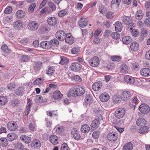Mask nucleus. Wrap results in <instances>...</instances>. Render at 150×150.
Masks as SVG:
<instances>
[{
	"instance_id": "nucleus-1",
	"label": "nucleus",
	"mask_w": 150,
	"mask_h": 150,
	"mask_svg": "<svg viewBox=\"0 0 150 150\" xmlns=\"http://www.w3.org/2000/svg\"><path fill=\"white\" fill-rule=\"evenodd\" d=\"M72 91V92L76 96L82 95L85 91L83 87L81 86H75Z\"/></svg>"
},
{
	"instance_id": "nucleus-2",
	"label": "nucleus",
	"mask_w": 150,
	"mask_h": 150,
	"mask_svg": "<svg viewBox=\"0 0 150 150\" xmlns=\"http://www.w3.org/2000/svg\"><path fill=\"white\" fill-rule=\"evenodd\" d=\"M126 110L124 108H119L116 110L115 113V117L118 119L123 117L125 114Z\"/></svg>"
},
{
	"instance_id": "nucleus-3",
	"label": "nucleus",
	"mask_w": 150,
	"mask_h": 150,
	"mask_svg": "<svg viewBox=\"0 0 150 150\" xmlns=\"http://www.w3.org/2000/svg\"><path fill=\"white\" fill-rule=\"evenodd\" d=\"M38 26V23L34 21L30 22L27 25L28 29L32 31H35L37 30Z\"/></svg>"
},
{
	"instance_id": "nucleus-4",
	"label": "nucleus",
	"mask_w": 150,
	"mask_h": 150,
	"mask_svg": "<svg viewBox=\"0 0 150 150\" xmlns=\"http://www.w3.org/2000/svg\"><path fill=\"white\" fill-rule=\"evenodd\" d=\"M139 111L144 114L148 113L150 110L149 106L145 104H141L139 106Z\"/></svg>"
},
{
	"instance_id": "nucleus-5",
	"label": "nucleus",
	"mask_w": 150,
	"mask_h": 150,
	"mask_svg": "<svg viewBox=\"0 0 150 150\" xmlns=\"http://www.w3.org/2000/svg\"><path fill=\"white\" fill-rule=\"evenodd\" d=\"M89 64L93 67H96L99 65V58L97 56L93 57L88 61Z\"/></svg>"
},
{
	"instance_id": "nucleus-6",
	"label": "nucleus",
	"mask_w": 150,
	"mask_h": 150,
	"mask_svg": "<svg viewBox=\"0 0 150 150\" xmlns=\"http://www.w3.org/2000/svg\"><path fill=\"white\" fill-rule=\"evenodd\" d=\"M42 63L40 61L34 62L33 64V67L34 71L36 73L38 72L42 67Z\"/></svg>"
},
{
	"instance_id": "nucleus-7",
	"label": "nucleus",
	"mask_w": 150,
	"mask_h": 150,
	"mask_svg": "<svg viewBox=\"0 0 150 150\" xmlns=\"http://www.w3.org/2000/svg\"><path fill=\"white\" fill-rule=\"evenodd\" d=\"M101 118H102L101 117H98L92 121L90 125L92 129H94L98 127L100 124V122L101 120Z\"/></svg>"
},
{
	"instance_id": "nucleus-8",
	"label": "nucleus",
	"mask_w": 150,
	"mask_h": 150,
	"mask_svg": "<svg viewBox=\"0 0 150 150\" xmlns=\"http://www.w3.org/2000/svg\"><path fill=\"white\" fill-rule=\"evenodd\" d=\"M118 135L117 133L114 132L109 133L107 135V139L111 141H114L117 140L118 138Z\"/></svg>"
},
{
	"instance_id": "nucleus-9",
	"label": "nucleus",
	"mask_w": 150,
	"mask_h": 150,
	"mask_svg": "<svg viewBox=\"0 0 150 150\" xmlns=\"http://www.w3.org/2000/svg\"><path fill=\"white\" fill-rule=\"evenodd\" d=\"M56 36L57 39L59 40H63L66 37V34L64 31L60 30L56 33Z\"/></svg>"
},
{
	"instance_id": "nucleus-10",
	"label": "nucleus",
	"mask_w": 150,
	"mask_h": 150,
	"mask_svg": "<svg viewBox=\"0 0 150 150\" xmlns=\"http://www.w3.org/2000/svg\"><path fill=\"white\" fill-rule=\"evenodd\" d=\"M131 96V94L130 92L125 91L122 92L121 98L123 101L127 102L129 100Z\"/></svg>"
},
{
	"instance_id": "nucleus-11",
	"label": "nucleus",
	"mask_w": 150,
	"mask_h": 150,
	"mask_svg": "<svg viewBox=\"0 0 150 150\" xmlns=\"http://www.w3.org/2000/svg\"><path fill=\"white\" fill-rule=\"evenodd\" d=\"M71 69L73 71H78L82 68V65L78 62H74L71 66Z\"/></svg>"
},
{
	"instance_id": "nucleus-12",
	"label": "nucleus",
	"mask_w": 150,
	"mask_h": 150,
	"mask_svg": "<svg viewBox=\"0 0 150 150\" xmlns=\"http://www.w3.org/2000/svg\"><path fill=\"white\" fill-rule=\"evenodd\" d=\"M65 40L66 43L69 44H72L74 42L73 38L70 33H67L66 34V37L65 38Z\"/></svg>"
},
{
	"instance_id": "nucleus-13",
	"label": "nucleus",
	"mask_w": 150,
	"mask_h": 150,
	"mask_svg": "<svg viewBox=\"0 0 150 150\" xmlns=\"http://www.w3.org/2000/svg\"><path fill=\"white\" fill-rule=\"evenodd\" d=\"M48 23L51 26L55 25L57 22V18L54 17H49L47 20Z\"/></svg>"
},
{
	"instance_id": "nucleus-14",
	"label": "nucleus",
	"mask_w": 150,
	"mask_h": 150,
	"mask_svg": "<svg viewBox=\"0 0 150 150\" xmlns=\"http://www.w3.org/2000/svg\"><path fill=\"white\" fill-rule=\"evenodd\" d=\"M136 124L139 126H145L147 124V121L145 119L140 118L137 120Z\"/></svg>"
},
{
	"instance_id": "nucleus-15",
	"label": "nucleus",
	"mask_w": 150,
	"mask_h": 150,
	"mask_svg": "<svg viewBox=\"0 0 150 150\" xmlns=\"http://www.w3.org/2000/svg\"><path fill=\"white\" fill-rule=\"evenodd\" d=\"M71 133L76 140H78L80 139V135L76 128L72 129L71 131Z\"/></svg>"
},
{
	"instance_id": "nucleus-16",
	"label": "nucleus",
	"mask_w": 150,
	"mask_h": 150,
	"mask_svg": "<svg viewBox=\"0 0 150 150\" xmlns=\"http://www.w3.org/2000/svg\"><path fill=\"white\" fill-rule=\"evenodd\" d=\"M140 73L142 75L145 77H148L150 76V69L144 68L140 71Z\"/></svg>"
},
{
	"instance_id": "nucleus-17",
	"label": "nucleus",
	"mask_w": 150,
	"mask_h": 150,
	"mask_svg": "<svg viewBox=\"0 0 150 150\" xmlns=\"http://www.w3.org/2000/svg\"><path fill=\"white\" fill-rule=\"evenodd\" d=\"M17 125L15 122L8 123L7 125L8 129L10 130H15L17 128Z\"/></svg>"
},
{
	"instance_id": "nucleus-18",
	"label": "nucleus",
	"mask_w": 150,
	"mask_h": 150,
	"mask_svg": "<svg viewBox=\"0 0 150 150\" xmlns=\"http://www.w3.org/2000/svg\"><path fill=\"white\" fill-rule=\"evenodd\" d=\"M109 97L107 93H104L100 94L99 98L101 101L105 102L109 100Z\"/></svg>"
},
{
	"instance_id": "nucleus-19",
	"label": "nucleus",
	"mask_w": 150,
	"mask_h": 150,
	"mask_svg": "<svg viewBox=\"0 0 150 150\" xmlns=\"http://www.w3.org/2000/svg\"><path fill=\"white\" fill-rule=\"evenodd\" d=\"M50 142L54 145H56L58 142V138L57 136L55 135H50L49 137Z\"/></svg>"
},
{
	"instance_id": "nucleus-20",
	"label": "nucleus",
	"mask_w": 150,
	"mask_h": 150,
	"mask_svg": "<svg viewBox=\"0 0 150 150\" xmlns=\"http://www.w3.org/2000/svg\"><path fill=\"white\" fill-rule=\"evenodd\" d=\"M102 86V83L99 82H98L93 83L92 86V88L94 91H98L100 89Z\"/></svg>"
},
{
	"instance_id": "nucleus-21",
	"label": "nucleus",
	"mask_w": 150,
	"mask_h": 150,
	"mask_svg": "<svg viewBox=\"0 0 150 150\" xmlns=\"http://www.w3.org/2000/svg\"><path fill=\"white\" fill-rule=\"evenodd\" d=\"M49 42L47 41H43L40 43V46L43 48L45 49H49L51 48V45Z\"/></svg>"
},
{
	"instance_id": "nucleus-22",
	"label": "nucleus",
	"mask_w": 150,
	"mask_h": 150,
	"mask_svg": "<svg viewBox=\"0 0 150 150\" xmlns=\"http://www.w3.org/2000/svg\"><path fill=\"white\" fill-rule=\"evenodd\" d=\"M144 15L143 11L142 10H138L136 13L135 17L136 19L141 20L143 18Z\"/></svg>"
},
{
	"instance_id": "nucleus-23",
	"label": "nucleus",
	"mask_w": 150,
	"mask_h": 150,
	"mask_svg": "<svg viewBox=\"0 0 150 150\" xmlns=\"http://www.w3.org/2000/svg\"><path fill=\"white\" fill-rule=\"evenodd\" d=\"M20 139L26 144H29L30 142L31 138L30 137L27 136L26 135H22L20 137Z\"/></svg>"
},
{
	"instance_id": "nucleus-24",
	"label": "nucleus",
	"mask_w": 150,
	"mask_h": 150,
	"mask_svg": "<svg viewBox=\"0 0 150 150\" xmlns=\"http://www.w3.org/2000/svg\"><path fill=\"white\" fill-rule=\"evenodd\" d=\"M115 30L117 32H120L122 30V23L119 21L116 22L114 24Z\"/></svg>"
},
{
	"instance_id": "nucleus-25",
	"label": "nucleus",
	"mask_w": 150,
	"mask_h": 150,
	"mask_svg": "<svg viewBox=\"0 0 150 150\" xmlns=\"http://www.w3.org/2000/svg\"><path fill=\"white\" fill-rule=\"evenodd\" d=\"M52 96L54 99H59L62 98L63 95L59 91H56L53 92Z\"/></svg>"
},
{
	"instance_id": "nucleus-26",
	"label": "nucleus",
	"mask_w": 150,
	"mask_h": 150,
	"mask_svg": "<svg viewBox=\"0 0 150 150\" xmlns=\"http://www.w3.org/2000/svg\"><path fill=\"white\" fill-rule=\"evenodd\" d=\"M124 81L126 82L129 83H133L135 81L134 78L131 76H127L124 77Z\"/></svg>"
},
{
	"instance_id": "nucleus-27",
	"label": "nucleus",
	"mask_w": 150,
	"mask_h": 150,
	"mask_svg": "<svg viewBox=\"0 0 150 150\" xmlns=\"http://www.w3.org/2000/svg\"><path fill=\"white\" fill-rule=\"evenodd\" d=\"M18 138V135L15 133H9L7 136V138L10 141H12L17 139Z\"/></svg>"
},
{
	"instance_id": "nucleus-28",
	"label": "nucleus",
	"mask_w": 150,
	"mask_h": 150,
	"mask_svg": "<svg viewBox=\"0 0 150 150\" xmlns=\"http://www.w3.org/2000/svg\"><path fill=\"white\" fill-rule=\"evenodd\" d=\"M121 19L125 24L127 25L129 22L131 23V21H132V18L130 17L125 16L122 17Z\"/></svg>"
},
{
	"instance_id": "nucleus-29",
	"label": "nucleus",
	"mask_w": 150,
	"mask_h": 150,
	"mask_svg": "<svg viewBox=\"0 0 150 150\" xmlns=\"http://www.w3.org/2000/svg\"><path fill=\"white\" fill-rule=\"evenodd\" d=\"M132 40V39L130 36H126L122 38V41L124 44L128 45L131 42Z\"/></svg>"
},
{
	"instance_id": "nucleus-30",
	"label": "nucleus",
	"mask_w": 150,
	"mask_h": 150,
	"mask_svg": "<svg viewBox=\"0 0 150 150\" xmlns=\"http://www.w3.org/2000/svg\"><path fill=\"white\" fill-rule=\"evenodd\" d=\"M13 26L16 29L19 30L23 27L22 22L21 20H17L16 21L14 24Z\"/></svg>"
},
{
	"instance_id": "nucleus-31",
	"label": "nucleus",
	"mask_w": 150,
	"mask_h": 150,
	"mask_svg": "<svg viewBox=\"0 0 150 150\" xmlns=\"http://www.w3.org/2000/svg\"><path fill=\"white\" fill-rule=\"evenodd\" d=\"M121 0H112L111 3V7L113 8H117L120 4Z\"/></svg>"
},
{
	"instance_id": "nucleus-32",
	"label": "nucleus",
	"mask_w": 150,
	"mask_h": 150,
	"mask_svg": "<svg viewBox=\"0 0 150 150\" xmlns=\"http://www.w3.org/2000/svg\"><path fill=\"white\" fill-rule=\"evenodd\" d=\"M139 47V44L136 41L132 42L130 45V48L132 51H137L138 50Z\"/></svg>"
},
{
	"instance_id": "nucleus-33",
	"label": "nucleus",
	"mask_w": 150,
	"mask_h": 150,
	"mask_svg": "<svg viewBox=\"0 0 150 150\" xmlns=\"http://www.w3.org/2000/svg\"><path fill=\"white\" fill-rule=\"evenodd\" d=\"M88 21L86 19L83 20L82 18H81V20L79 22V26L83 28L85 27L88 24Z\"/></svg>"
},
{
	"instance_id": "nucleus-34",
	"label": "nucleus",
	"mask_w": 150,
	"mask_h": 150,
	"mask_svg": "<svg viewBox=\"0 0 150 150\" xmlns=\"http://www.w3.org/2000/svg\"><path fill=\"white\" fill-rule=\"evenodd\" d=\"M128 67L125 64H121L120 67V71L121 73L126 74L128 73Z\"/></svg>"
},
{
	"instance_id": "nucleus-35",
	"label": "nucleus",
	"mask_w": 150,
	"mask_h": 150,
	"mask_svg": "<svg viewBox=\"0 0 150 150\" xmlns=\"http://www.w3.org/2000/svg\"><path fill=\"white\" fill-rule=\"evenodd\" d=\"M16 15L18 18H21L25 17V12L21 10H18L16 13Z\"/></svg>"
},
{
	"instance_id": "nucleus-36",
	"label": "nucleus",
	"mask_w": 150,
	"mask_h": 150,
	"mask_svg": "<svg viewBox=\"0 0 150 150\" xmlns=\"http://www.w3.org/2000/svg\"><path fill=\"white\" fill-rule=\"evenodd\" d=\"M133 145L130 142L126 143L123 147V150H132L133 148Z\"/></svg>"
},
{
	"instance_id": "nucleus-37",
	"label": "nucleus",
	"mask_w": 150,
	"mask_h": 150,
	"mask_svg": "<svg viewBox=\"0 0 150 150\" xmlns=\"http://www.w3.org/2000/svg\"><path fill=\"white\" fill-rule=\"evenodd\" d=\"M2 51L4 53L9 54L11 52V50L8 48L7 46L5 44L3 45L1 47Z\"/></svg>"
},
{
	"instance_id": "nucleus-38",
	"label": "nucleus",
	"mask_w": 150,
	"mask_h": 150,
	"mask_svg": "<svg viewBox=\"0 0 150 150\" xmlns=\"http://www.w3.org/2000/svg\"><path fill=\"white\" fill-rule=\"evenodd\" d=\"M90 130V127L87 125H83L81 128V130L83 133H88Z\"/></svg>"
},
{
	"instance_id": "nucleus-39",
	"label": "nucleus",
	"mask_w": 150,
	"mask_h": 150,
	"mask_svg": "<svg viewBox=\"0 0 150 150\" xmlns=\"http://www.w3.org/2000/svg\"><path fill=\"white\" fill-rule=\"evenodd\" d=\"M69 62V59L67 57H61V61L59 62V64L62 65H65L67 64Z\"/></svg>"
},
{
	"instance_id": "nucleus-40",
	"label": "nucleus",
	"mask_w": 150,
	"mask_h": 150,
	"mask_svg": "<svg viewBox=\"0 0 150 150\" xmlns=\"http://www.w3.org/2000/svg\"><path fill=\"white\" fill-rule=\"evenodd\" d=\"M31 145L32 147H40L41 144L39 140L35 139L33 140L31 143Z\"/></svg>"
},
{
	"instance_id": "nucleus-41",
	"label": "nucleus",
	"mask_w": 150,
	"mask_h": 150,
	"mask_svg": "<svg viewBox=\"0 0 150 150\" xmlns=\"http://www.w3.org/2000/svg\"><path fill=\"white\" fill-rule=\"evenodd\" d=\"M30 59V57L28 55L26 54L23 55L21 58V62H28Z\"/></svg>"
},
{
	"instance_id": "nucleus-42",
	"label": "nucleus",
	"mask_w": 150,
	"mask_h": 150,
	"mask_svg": "<svg viewBox=\"0 0 150 150\" xmlns=\"http://www.w3.org/2000/svg\"><path fill=\"white\" fill-rule=\"evenodd\" d=\"M50 45H51V47L52 46H57L59 44V41L56 39L54 38L51 40L50 42Z\"/></svg>"
},
{
	"instance_id": "nucleus-43",
	"label": "nucleus",
	"mask_w": 150,
	"mask_h": 150,
	"mask_svg": "<svg viewBox=\"0 0 150 150\" xmlns=\"http://www.w3.org/2000/svg\"><path fill=\"white\" fill-rule=\"evenodd\" d=\"M7 139L5 138H1L0 139V144L3 147L6 146L8 145Z\"/></svg>"
},
{
	"instance_id": "nucleus-44",
	"label": "nucleus",
	"mask_w": 150,
	"mask_h": 150,
	"mask_svg": "<svg viewBox=\"0 0 150 150\" xmlns=\"http://www.w3.org/2000/svg\"><path fill=\"white\" fill-rule=\"evenodd\" d=\"M141 127L139 129V132L141 134H144L146 133L149 128L147 126H140Z\"/></svg>"
},
{
	"instance_id": "nucleus-45",
	"label": "nucleus",
	"mask_w": 150,
	"mask_h": 150,
	"mask_svg": "<svg viewBox=\"0 0 150 150\" xmlns=\"http://www.w3.org/2000/svg\"><path fill=\"white\" fill-rule=\"evenodd\" d=\"M72 53L74 54H78L80 52V49L78 47H75L71 50Z\"/></svg>"
},
{
	"instance_id": "nucleus-46",
	"label": "nucleus",
	"mask_w": 150,
	"mask_h": 150,
	"mask_svg": "<svg viewBox=\"0 0 150 150\" xmlns=\"http://www.w3.org/2000/svg\"><path fill=\"white\" fill-rule=\"evenodd\" d=\"M23 88L22 87H18L16 90V93L18 95L22 96L23 93Z\"/></svg>"
},
{
	"instance_id": "nucleus-47",
	"label": "nucleus",
	"mask_w": 150,
	"mask_h": 150,
	"mask_svg": "<svg viewBox=\"0 0 150 150\" xmlns=\"http://www.w3.org/2000/svg\"><path fill=\"white\" fill-rule=\"evenodd\" d=\"M7 102V99L6 97L4 96H0V105H4Z\"/></svg>"
},
{
	"instance_id": "nucleus-48",
	"label": "nucleus",
	"mask_w": 150,
	"mask_h": 150,
	"mask_svg": "<svg viewBox=\"0 0 150 150\" xmlns=\"http://www.w3.org/2000/svg\"><path fill=\"white\" fill-rule=\"evenodd\" d=\"M149 31L146 28H142L141 33V36L146 37L149 34Z\"/></svg>"
},
{
	"instance_id": "nucleus-49",
	"label": "nucleus",
	"mask_w": 150,
	"mask_h": 150,
	"mask_svg": "<svg viewBox=\"0 0 150 150\" xmlns=\"http://www.w3.org/2000/svg\"><path fill=\"white\" fill-rule=\"evenodd\" d=\"M110 59L112 61L119 62L121 61L122 57L117 55H113L110 57Z\"/></svg>"
},
{
	"instance_id": "nucleus-50",
	"label": "nucleus",
	"mask_w": 150,
	"mask_h": 150,
	"mask_svg": "<svg viewBox=\"0 0 150 150\" xmlns=\"http://www.w3.org/2000/svg\"><path fill=\"white\" fill-rule=\"evenodd\" d=\"M121 100L122 99L120 96L116 95L114 96L112 98L113 101L115 103H119Z\"/></svg>"
},
{
	"instance_id": "nucleus-51",
	"label": "nucleus",
	"mask_w": 150,
	"mask_h": 150,
	"mask_svg": "<svg viewBox=\"0 0 150 150\" xmlns=\"http://www.w3.org/2000/svg\"><path fill=\"white\" fill-rule=\"evenodd\" d=\"M111 34L112 38L114 39H118L120 38V35L117 32H114Z\"/></svg>"
},
{
	"instance_id": "nucleus-52",
	"label": "nucleus",
	"mask_w": 150,
	"mask_h": 150,
	"mask_svg": "<svg viewBox=\"0 0 150 150\" xmlns=\"http://www.w3.org/2000/svg\"><path fill=\"white\" fill-rule=\"evenodd\" d=\"M71 78L72 80H74L76 82H80L81 81V78L78 75L72 76Z\"/></svg>"
},
{
	"instance_id": "nucleus-53",
	"label": "nucleus",
	"mask_w": 150,
	"mask_h": 150,
	"mask_svg": "<svg viewBox=\"0 0 150 150\" xmlns=\"http://www.w3.org/2000/svg\"><path fill=\"white\" fill-rule=\"evenodd\" d=\"M43 101V99L41 96L39 95L36 96L35 97V102L36 103H42Z\"/></svg>"
},
{
	"instance_id": "nucleus-54",
	"label": "nucleus",
	"mask_w": 150,
	"mask_h": 150,
	"mask_svg": "<svg viewBox=\"0 0 150 150\" xmlns=\"http://www.w3.org/2000/svg\"><path fill=\"white\" fill-rule=\"evenodd\" d=\"M12 11V8L10 6H8L5 8L4 12L5 14H8L10 13Z\"/></svg>"
},
{
	"instance_id": "nucleus-55",
	"label": "nucleus",
	"mask_w": 150,
	"mask_h": 150,
	"mask_svg": "<svg viewBox=\"0 0 150 150\" xmlns=\"http://www.w3.org/2000/svg\"><path fill=\"white\" fill-rule=\"evenodd\" d=\"M54 71V70L53 67H50L48 70L47 71L46 74L49 75H52Z\"/></svg>"
},
{
	"instance_id": "nucleus-56",
	"label": "nucleus",
	"mask_w": 150,
	"mask_h": 150,
	"mask_svg": "<svg viewBox=\"0 0 150 150\" xmlns=\"http://www.w3.org/2000/svg\"><path fill=\"white\" fill-rule=\"evenodd\" d=\"M139 30L137 29L132 30V34L134 37H137L139 35Z\"/></svg>"
},
{
	"instance_id": "nucleus-57",
	"label": "nucleus",
	"mask_w": 150,
	"mask_h": 150,
	"mask_svg": "<svg viewBox=\"0 0 150 150\" xmlns=\"http://www.w3.org/2000/svg\"><path fill=\"white\" fill-rule=\"evenodd\" d=\"M92 101L90 100V99H87L86 98H85L84 100L83 105L86 106L89 105L91 102Z\"/></svg>"
},
{
	"instance_id": "nucleus-58",
	"label": "nucleus",
	"mask_w": 150,
	"mask_h": 150,
	"mask_svg": "<svg viewBox=\"0 0 150 150\" xmlns=\"http://www.w3.org/2000/svg\"><path fill=\"white\" fill-rule=\"evenodd\" d=\"M67 13L66 9H64L58 13V16L60 17H62L66 15Z\"/></svg>"
},
{
	"instance_id": "nucleus-59",
	"label": "nucleus",
	"mask_w": 150,
	"mask_h": 150,
	"mask_svg": "<svg viewBox=\"0 0 150 150\" xmlns=\"http://www.w3.org/2000/svg\"><path fill=\"white\" fill-rule=\"evenodd\" d=\"M145 25L147 27L150 26V17L146 18L144 21Z\"/></svg>"
},
{
	"instance_id": "nucleus-60",
	"label": "nucleus",
	"mask_w": 150,
	"mask_h": 150,
	"mask_svg": "<svg viewBox=\"0 0 150 150\" xmlns=\"http://www.w3.org/2000/svg\"><path fill=\"white\" fill-rule=\"evenodd\" d=\"M36 5V4L35 3H34L32 4L29 8L28 10L29 11L31 12L33 11Z\"/></svg>"
},
{
	"instance_id": "nucleus-61",
	"label": "nucleus",
	"mask_w": 150,
	"mask_h": 150,
	"mask_svg": "<svg viewBox=\"0 0 150 150\" xmlns=\"http://www.w3.org/2000/svg\"><path fill=\"white\" fill-rule=\"evenodd\" d=\"M43 81V80L41 78H39L36 79L33 82V83L35 84L39 85Z\"/></svg>"
},
{
	"instance_id": "nucleus-62",
	"label": "nucleus",
	"mask_w": 150,
	"mask_h": 150,
	"mask_svg": "<svg viewBox=\"0 0 150 150\" xmlns=\"http://www.w3.org/2000/svg\"><path fill=\"white\" fill-rule=\"evenodd\" d=\"M100 133L98 132L94 131L92 134L93 137L95 139H97L99 136Z\"/></svg>"
},
{
	"instance_id": "nucleus-63",
	"label": "nucleus",
	"mask_w": 150,
	"mask_h": 150,
	"mask_svg": "<svg viewBox=\"0 0 150 150\" xmlns=\"http://www.w3.org/2000/svg\"><path fill=\"white\" fill-rule=\"evenodd\" d=\"M49 5L52 9V11H54L55 10L56 6L53 2H49Z\"/></svg>"
},
{
	"instance_id": "nucleus-64",
	"label": "nucleus",
	"mask_w": 150,
	"mask_h": 150,
	"mask_svg": "<svg viewBox=\"0 0 150 150\" xmlns=\"http://www.w3.org/2000/svg\"><path fill=\"white\" fill-rule=\"evenodd\" d=\"M15 84L11 83L8 85L7 87L8 89L10 90H12L15 87Z\"/></svg>"
}]
</instances>
